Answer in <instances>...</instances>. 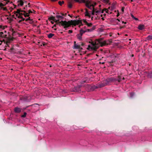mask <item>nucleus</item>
I'll return each instance as SVG.
<instances>
[{"label":"nucleus","instance_id":"79ce46f5","mask_svg":"<svg viewBox=\"0 0 152 152\" xmlns=\"http://www.w3.org/2000/svg\"><path fill=\"white\" fill-rule=\"evenodd\" d=\"M18 6H19V4H18Z\"/></svg>","mask_w":152,"mask_h":152},{"label":"nucleus","instance_id":"423d86ee","mask_svg":"<svg viewBox=\"0 0 152 152\" xmlns=\"http://www.w3.org/2000/svg\"><path fill=\"white\" fill-rule=\"evenodd\" d=\"M7 33H8L5 31L0 32V45L2 44L3 42L5 43L4 40L3 38H7Z\"/></svg>","mask_w":152,"mask_h":152},{"label":"nucleus","instance_id":"c9c22d12","mask_svg":"<svg viewBox=\"0 0 152 152\" xmlns=\"http://www.w3.org/2000/svg\"><path fill=\"white\" fill-rule=\"evenodd\" d=\"M51 23H52V24H53V21H51Z\"/></svg>","mask_w":152,"mask_h":152},{"label":"nucleus","instance_id":"f257e3e1","mask_svg":"<svg viewBox=\"0 0 152 152\" xmlns=\"http://www.w3.org/2000/svg\"><path fill=\"white\" fill-rule=\"evenodd\" d=\"M72 1L79 3H85L86 6L88 8L92 10L91 13L89 12L87 9H86V12L85 13V16L90 18H91V20H97L102 19L104 20L106 13L110 14L112 12L109 10H112L113 8V7H109L108 9H103L101 12L100 11L95 7L97 5L96 2H92L90 0H72Z\"/></svg>","mask_w":152,"mask_h":152},{"label":"nucleus","instance_id":"f03ea898","mask_svg":"<svg viewBox=\"0 0 152 152\" xmlns=\"http://www.w3.org/2000/svg\"><path fill=\"white\" fill-rule=\"evenodd\" d=\"M111 42L109 40L104 41L102 39H96L92 41L87 47V49L90 51L96 50L100 47H103L110 44Z\"/></svg>","mask_w":152,"mask_h":152},{"label":"nucleus","instance_id":"1a4fd4ad","mask_svg":"<svg viewBox=\"0 0 152 152\" xmlns=\"http://www.w3.org/2000/svg\"><path fill=\"white\" fill-rule=\"evenodd\" d=\"M12 17L15 19L17 18H19V9H17L16 12L14 11V14L12 15Z\"/></svg>","mask_w":152,"mask_h":152},{"label":"nucleus","instance_id":"ddd939ff","mask_svg":"<svg viewBox=\"0 0 152 152\" xmlns=\"http://www.w3.org/2000/svg\"><path fill=\"white\" fill-rule=\"evenodd\" d=\"M144 26L143 25H139L138 27L139 29L140 30H142L144 28Z\"/></svg>","mask_w":152,"mask_h":152},{"label":"nucleus","instance_id":"4c0bfd02","mask_svg":"<svg viewBox=\"0 0 152 152\" xmlns=\"http://www.w3.org/2000/svg\"><path fill=\"white\" fill-rule=\"evenodd\" d=\"M132 17L133 18H134V16H133V15H132Z\"/></svg>","mask_w":152,"mask_h":152},{"label":"nucleus","instance_id":"37998d69","mask_svg":"<svg viewBox=\"0 0 152 152\" xmlns=\"http://www.w3.org/2000/svg\"><path fill=\"white\" fill-rule=\"evenodd\" d=\"M99 6L100 7L101 6V5H99Z\"/></svg>","mask_w":152,"mask_h":152},{"label":"nucleus","instance_id":"9b49d317","mask_svg":"<svg viewBox=\"0 0 152 152\" xmlns=\"http://www.w3.org/2000/svg\"><path fill=\"white\" fill-rule=\"evenodd\" d=\"M83 23H84L85 24L87 25L88 27H91L92 26V24L91 23H88L87 22L86 20H83Z\"/></svg>","mask_w":152,"mask_h":152},{"label":"nucleus","instance_id":"2f4dec72","mask_svg":"<svg viewBox=\"0 0 152 152\" xmlns=\"http://www.w3.org/2000/svg\"><path fill=\"white\" fill-rule=\"evenodd\" d=\"M28 7H30V3H29L28 4Z\"/></svg>","mask_w":152,"mask_h":152},{"label":"nucleus","instance_id":"5701e85b","mask_svg":"<svg viewBox=\"0 0 152 152\" xmlns=\"http://www.w3.org/2000/svg\"><path fill=\"white\" fill-rule=\"evenodd\" d=\"M64 3V2L63 1H59L58 2V4L61 6Z\"/></svg>","mask_w":152,"mask_h":152},{"label":"nucleus","instance_id":"412c9836","mask_svg":"<svg viewBox=\"0 0 152 152\" xmlns=\"http://www.w3.org/2000/svg\"><path fill=\"white\" fill-rule=\"evenodd\" d=\"M103 2L106 4H108L109 3V0H102Z\"/></svg>","mask_w":152,"mask_h":152},{"label":"nucleus","instance_id":"a19ab883","mask_svg":"<svg viewBox=\"0 0 152 152\" xmlns=\"http://www.w3.org/2000/svg\"><path fill=\"white\" fill-rule=\"evenodd\" d=\"M123 80H124V77H123Z\"/></svg>","mask_w":152,"mask_h":152},{"label":"nucleus","instance_id":"49530a36","mask_svg":"<svg viewBox=\"0 0 152 152\" xmlns=\"http://www.w3.org/2000/svg\"><path fill=\"white\" fill-rule=\"evenodd\" d=\"M17 2H19V1H18Z\"/></svg>","mask_w":152,"mask_h":152},{"label":"nucleus","instance_id":"0eeeda50","mask_svg":"<svg viewBox=\"0 0 152 152\" xmlns=\"http://www.w3.org/2000/svg\"><path fill=\"white\" fill-rule=\"evenodd\" d=\"M29 16L28 17V18H26L27 17H25L23 15H21L20 18V21L22 20H25L31 24L33 23H34L33 19L32 18H31L30 17H29Z\"/></svg>","mask_w":152,"mask_h":152},{"label":"nucleus","instance_id":"4be33fe9","mask_svg":"<svg viewBox=\"0 0 152 152\" xmlns=\"http://www.w3.org/2000/svg\"><path fill=\"white\" fill-rule=\"evenodd\" d=\"M72 4L71 3H69L68 4V7L69 8H72Z\"/></svg>","mask_w":152,"mask_h":152},{"label":"nucleus","instance_id":"f3484780","mask_svg":"<svg viewBox=\"0 0 152 152\" xmlns=\"http://www.w3.org/2000/svg\"><path fill=\"white\" fill-rule=\"evenodd\" d=\"M54 36V34L50 33L48 34V37L49 38H51L53 36Z\"/></svg>","mask_w":152,"mask_h":152},{"label":"nucleus","instance_id":"b1692460","mask_svg":"<svg viewBox=\"0 0 152 152\" xmlns=\"http://www.w3.org/2000/svg\"><path fill=\"white\" fill-rule=\"evenodd\" d=\"M27 113L26 112H24L23 115H21V117L23 118H24L26 116Z\"/></svg>","mask_w":152,"mask_h":152},{"label":"nucleus","instance_id":"e433bc0d","mask_svg":"<svg viewBox=\"0 0 152 152\" xmlns=\"http://www.w3.org/2000/svg\"><path fill=\"white\" fill-rule=\"evenodd\" d=\"M81 45H82V46H83V45H84V44H83V43H81Z\"/></svg>","mask_w":152,"mask_h":152},{"label":"nucleus","instance_id":"f704fd0d","mask_svg":"<svg viewBox=\"0 0 152 152\" xmlns=\"http://www.w3.org/2000/svg\"><path fill=\"white\" fill-rule=\"evenodd\" d=\"M134 18V19L135 20H138V19L137 18Z\"/></svg>","mask_w":152,"mask_h":152},{"label":"nucleus","instance_id":"c03bdc74","mask_svg":"<svg viewBox=\"0 0 152 152\" xmlns=\"http://www.w3.org/2000/svg\"><path fill=\"white\" fill-rule=\"evenodd\" d=\"M26 101H28V100L27 99H26Z\"/></svg>","mask_w":152,"mask_h":152},{"label":"nucleus","instance_id":"473e14b6","mask_svg":"<svg viewBox=\"0 0 152 152\" xmlns=\"http://www.w3.org/2000/svg\"><path fill=\"white\" fill-rule=\"evenodd\" d=\"M56 24H55V25L53 26V27H52V28H54V27H56Z\"/></svg>","mask_w":152,"mask_h":152},{"label":"nucleus","instance_id":"58836bf2","mask_svg":"<svg viewBox=\"0 0 152 152\" xmlns=\"http://www.w3.org/2000/svg\"><path fill=\"white\" fill-rule=\"evenodd\" d=\"M117 20H118V21H120V20L118 19H117Z\"/></svg>","mask_w":152,"mask_h":152},{"label":"nucleus","instance_id":"c85d7f7f","mask_svg":"<svg viewBox=\"0 0 152 152\" xmlns=\"http://www.w3.org/2000/svg\"><path fill=\"white\" fill-rule=\"evenodd\" d=\"M72 30H69L68 31V33L69 34L72 33Z\"/></svg>","mask_w":152,"mask_h":152},{"label":"nucleus","instance_id":"bb28decb","mask_svg":"<svg viewBox=\"0 0 152 152\" xmlns=\"http://www.w3.org/2000/svg\"><path fill=\"white\" fill-rule=\"evenodd\" d=\"M148 77H152V72L148 74Z\"/></svg>","mask_w":152,"mask_h":152},{"label":"nucleus","instance_id":"20e7f679","mask_svg":"<svg viewBox=\"0 0 152 152\" xmlns=\"http://www.w3.org/2000/svg\"><path fill=\"white\" fill-rule=\"evenodd\" d=\"M81 21L78 20H71L67 21L66 20H61L58 24L60 26H62L64 28L71 27V26H76L79 24H81Z\"/></svg>","mask_w":152,"mask_h":152},{"label":"nucleus","instance_id":"6ab92c4d","mask_svg":"<svg viewBox=\"0 0 152 152\" xmlns=\"http://www.w3.org/2000/svg\"><path fill=\"white\" fill-rule=\"evenodd\" d=\"M86 32V31H84L82 29H81L80 31V34L82 35L83 34Z\"/></svg>","mask_w":152,"mask_h":152},{"label":"nucleus","instance_id":"aec40b11","mask_svg":"<svg viewBox=\"0 0 152 152\" xmlns=\"http://www.w3.org/2000/svg\"><path fill=\"white\" fill-rule=\"evenodd\" d=\"M147 39L148 40H152V35H149L147 37Z\"/></svg>","mask_w":152,"mask_h":152},{"label":"nucleus","instance_id":"72a5a7b5","mask_svg":"<svg viewBox=\"0 0 152 152\" xmlns=\"http://www.w3.org/2000/svg\"><path fill=\"white\" fill-rule=\"evenodd\" d=\"M122 23H124V24H126V22H124V21H122Z\"/></svg>","mask_w":152,"mask_h":152},{"label":"nucleus","instance_id":"c756f323","mask_svg":"<svg viewBox=\"0 0 152 152\" xmlns=\"http://www.w3.org/2000/svg\"><path fill=\"white\" fill-rule=\"evenodd\" d=\"M124 7H123L121 8V11L123 12H124Z\"/></svg>","mask_w":152,"mask_h":152},{"label":"nucleus","instance_id":"a211bd4d","mask_svg":"<svg viewBox=\"0 0 152 152\" xmlns=\"http://www.w3.org/2000/svg\"><path fill=\"white\" fill-rule=\"evenodd\" d=\"M14 111L15 113H19V108L18 107H16L15 108Z\"/></svg>","mask_w":152,"mask_h":152},{"label":"nucleus","instance_id":"7c9ffc66","mask_svg":"<svg viewBox=\"0 0 152 152\" xmlns=\"http://www.w3.org/2000/svg\"><path fill=\"white\" fill-rule=\"evenodd\" d=\"M3 10H5H5H7V8L6 7H4L3 8Z\"/></svg>","mask_w":152,"mask_h":152},{"label":"nucleus","instance_id":"7ed1b4c3","mask_svg":"<svg viewBox=\"0 0 152 152\" xmlns=\"http://www.w3.org/2000/svg\"><path fill=\"white\" fill-rule=\"evenodd\" d=\"M27 5L26 1L25 0H20V19L21 15H23L25 17H28L31 13H35L36 11L34 10H29L28 13L26 12V10H27Z\"/></svg>","mask_w":152,"mask_h":152},{"label":"nucleus","instance_id":"39448f33","mask_svg":"<svg viewBox=\"0 0 152 152\" xmlns=\"http://www.w3.org/2000/svg\"><path fill=\"white\" fill-rule=\"evenodd\" d=\"M121 80V77L119 76H118V78L116 79L114 78H110L103 81V83L98 84L96 87V88H99L103 87L109 84L110 83L112 82H114L116 81L120 82Z\"/></svg>","mask_w":152,"mask_h":152},{"label":"nucleus","instance_id":"a878e982","mask_svg":"<svg viewBox=\"0 0 152 152\" xmlns=\"http://www.w3.org/2000/svg\"><path fill=\"white\" fill-rule=\"evenodd\" d=\"M12 30L13 31V32L12 34L13 36H14L15 35H16V33L15 31H13V29H12Z\"/></svg>","mask_w":152,"mask_h":152},{"label":"nucleus","instance_id":"393cba45","mask_svg":"<svg viewBox=\"0 0 152 152\" xmlns=\"http://www.w3.org/2000/svg\"><path fill=\"white\" fill-rule=\"evenodd\" d=\"M0 28L2 29L3 30L5 28L4 26L0 25Z\"/></svg>","mask_w":152,"mask_h":152},{"label":"nucleus","instance_id":"6e6552de","mask_svg":"<svg viewBox=\"0 0 152 152\" xmlns=\"http://www.w3.org/2000/svg\"><path fill=\"white\" fill-rule=\"evenodd\" d=\"M62 15H57L56 16V20H58V21L56 22V23L57 24H58L60 22V20H62L63 19L64 17L63 16H64V15L63 14H61Z\"/></svg>","mask_w":152,"mask_h":152},{"label":"nucleus","instance_id":"9d476101","mask_svg":"<svg viewBox=\"0 0 152 152\" xmlns=\"http://www.w3.org/2000/svg\"><path fill=\"white\" fill-rule=\"evenodd\" d=\"M73 48L76 49H78L80 50H81L83 49V48L80 47V45H77L76 44V42L75 41L74 42Z\"/></svg>","mask_w":152,"mask_h":152},{"label":"nucleus","instance_id":"4468645a","mask_svg":"<svg viewBox=\"0 0 152 152\" xmlns=\"http://www.w3.org/2000/svg\"><path fill=\"white\" fill-rule=\"evenodd\" d=\"M49 19L51 20H53L56 23V22H58V20H56V17H51L49 18Z\"/></svg>","mask_w":152,"mask_h":152},{"label":"nucleus","instance_id":"cd10ccee","mask_svg":"<svg viewBox=\"0 0 152 152\" xmlns=\"http://www.w3.org/2000/svg\"><path fill=\"white\" fill-rule=\"evenodd\" d=\"M117 14L116 15L117 17H118L119 15V13L118 12V10L117 11Z\"/></svg>","mask_w":152,"mask_h":152},{"label":"nucleus","instance_id":"a18cd8bd","mask_svg":"<svg viewBox=\"0 0 152 152\" xmlns=\"http://www.w3.org/2000/svg\"><path fill=\"white\" fill-rule=\"evenodd\" d=\"M132 57H133V56H134V55H132Z\"/></svg>","mask_w":152,"mask_h":152},{"label":"nucleus","instance_id":"2eb2a0df","mask_svg":"<svg viewBox=\"0 0 152 152\" xmlns=\"http://www.w3.org/2000/svg\"><path fill=\"white\" fill-rule=\"evenodd\" d=\"M80 87H75L74 89L73 90V91L74 92H77L79 91L80 90L79 88Z\"/></svg>","mask_w":152,"mask_h":152},{"label":"nucleus","instance_id":"dca6fc26","mask_svg":"<svg viewBox=\"0 0 152 152\" xmlns=\"http://www.w3.org/2000/svg\"><path fill=\"white\" fill-rule=\"evenodd\" d=\"M77 37L79 39L81 40L82 39V35L80 34H78L77 35Z\"/></svg>","mask_w":152,"mask_h":152},{"label":"nucleus","instance_id":"de8ad7c7","mask_svg":"<svg viewBox=\"0 0 152 152\" xmlns=\"http://www.w3.org/2000/svg\"><path fill=\"white\" fill-rule=\"evenodd\" d=\"M69 15V16H70V15Z\"/></svg>","mask_w":152,"mask_h":152},{"label":"nucleus","instance_id":"ea45409f","mask_svg":"<svg viewBox=\"0 0 152 152\" xmlns=\"http://www.w3.org/2000/svg\"><path fill=\"white\" fill-rule=\"evenodd\" d=\"M54 29L55 30H56V28H54Z\"/></svg>","mask_w":152,"mask_h":152},{"label":"nucleus","instance_id":"f8f14e48","mask_svg":"<svg viewBox=\"0 0 152 152\" xmlns=\"http://www.w3.org/2000/svg\"><path fill=\"white\" fill-rule=\"evenodd\" d=\"M11 52L14 53H18L19 52L18 49H17L14 48H11Z\"/></svg>","mask_w":152,"mask_h":152}]
</instances>
